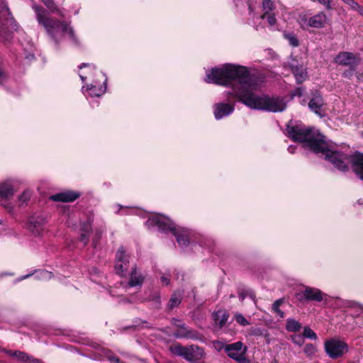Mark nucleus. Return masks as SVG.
Listing matches in <instances>:
<instances>
[{"label": "nucleus", "mask_w": 363, "mask_h": 363, "mask_svg": "<svg viewBox=\"0 0 363 363\" xmlns=\"http://www.w3.org/2000/svg\"><path fill=\"white\" fill-rule=\"evenodd\" d=\"M205 81L207 83L232 86L233 94L251 108L281 112L286 107L282 98L255 94L253 91L257 88V79L243 66L227 64L220 68H213L206 74Z\"/></svg>", "instance_id": "1"}, {"label": "nucleus", "mask_w": 363, "mask_h": 363, "mask_svg": "<svg viewBox=\"0 0 363 363\" xmlns=\"http://www.w3.org/2000/svg\"><path fill=\"white\" fill-rule=\"evenodd\" d=\"M286 130L288 137L291 140L303 143L305 147L315 153H321L337 169L347 171L348 164L351 163L354 172L363 180V154L347 155L342 152L333 150L325 141V137L313 128L289 123Z\"/></svg>", "instance_id": "2"}, {"label": "nucleus", "mask_w": 363, "mask_h": 363, "mask_svg": "<svg viewBox=\"0 0 363 363\" xmlns=\"http://www.w3.org/2000/svg\"><path fill=\"white\" fill-rule=\"evenodd\" d=\"M33 9L36 13L38 22L43 26L48 35L55 43L59 42L63 34L67 33L75 44L78 43L74 30L69 26V23L48 17L45 14V10L42 7L34 6Z\"/></svg>", "instance_id": "3"}, {"label": "nucleus", "mask_w": 363, "mask_h": 363, "mask_svg": "<svg viewBox=\"0 0 363 363\" xmlns=\"http://www.w3.org/2000/svg\"><path fill=\"white\" fill-rule=\"evenodd\" d=\"M148 228L157 226L159 230L163 232L170 231L177 238V241L181 246H186L189 244L187 230L177 228L172 220L163 215H155L150 218L145 223Z\"/></svg>", "instance_id": "4"}, {"label": "nucleus", "mask_w": 363, "mask_h": 363, "mask_svg": "<svg viewBox=\"0 0 363 363\" xmlns=\"http://www.w3.org/2000/svg\"><path fill=\"white\" fill-rule=\"evenodd\" d=\"M170 350L174 354L181 356L191 363H200L205 357L204 350L195 345L182 346L180 344H177L172 346Z\"/></svg>", "instance_id": "5"}, {"label": "nucleus", "mask_w": 363, "mask_h": 363, "mask_svg": "<svg viewBox=\"0 0 363 363\" xmlns=\"http://www.w3.org/2000/svg\"><path fill=\"white\" fill-rule=\"evenodd\" d=\"M215 347L218 350H223L228 356L239 363H249L246 357L247 347L244 346L240 341L225 344L221 341H217L214 343Z\"/></svg>", "instance_id": "6"}, {"label": "nucleus", "mask_w": 363, "mask_h": 363, "mask_svg": "<svg viewBox=\"0 0 363 363\" xmlns=\"http://www.w3.org/2000/svg\"><path fill=\"white\" fill-rule=\"evenodd\" d=\"M325 349L329 357L333 359L342 356L348 350L345 342L335 339L325 342Z\"/></svg>", "instance_id": "7"}, {"label": "nucleus", "mask_w": 363, "mask_h": 363, "mask_svg": "<svg viewBox=\"0 0 363 363\" xmlns=\"http://www.w3.org/2000/svg\"><path fill=\"white\" fill-rule=\"evenodd\" d=\"M297 299L301 301L320 302L323 299V293L318 289L306 286L305 289L296 294Z\"/></svg>", "instance_id": "8"}, {"label": "nucleus", "mask_w": 363, "mask_h": 363, "mask_svg": "<svg viewBox=\"0 0 363 363\" xmlns=\"http://www.w3.org/2000/svg\"><path fill=\"white\" fill-rule=\"evenodd\" d=\"M129 257L125 254L123 247H120L116 255L115 270L117 274L123 277L128 268Z\"/></svg>", "instance_id": "9"}, {"label": "nucleus", "mask_w": 363, "mask_h": 363, "mask_svg": "<svg viewBox=\"0 0 363 363\" xmlns=\"http://www.w3.org/2000/svg\"><path fill=\"white\" fill-rule=\"evenodd\" d=\"M329 22V18L323 12H319L318 13L310 17L308 19H306L301 24V27L303 29H306L308 27L315 28H323Z\"/></svg>", "instance_id": "10"}, {"label": "nucleus", "mask_w": 363, "mask_h": 363, "mask_svg": "<svg viewBox=\"0 0 363 363\" xmlns=\"http://www.w3.org/2000/svg\"><path fill=\"white\" fill-rule=\"evenodd\" d=\"M335 62L340 65L357 67L359 63V58L350 52H340L335 58Z\"/></svg>", "instance_id": "11"}, {"label": "nucleus", "mask_w": 363, "mask_h": 363, "mask_svg": "<svg viewBox=\"0 0 363 363\" xmlns=\"http://www.w3.org/2000/svg\"><path fill=\"white\" fill-rule=\"evenodd\" d=\"M45 220L42 217L30 216L27 222L26 228L35 236L41 235L44 230Z\"/></svg>", "instance_id": "12"}, {"label": "nucleus", "mask_w": 363, "mask_h": 363, "mask_svg": "<svg viewBox=\"0 0 363 363\" xmlns=\"http://www.w3.org/2000/svg\"><path fill=\"white\" fill-rule=\"evenodd\" d=\"M214 116L217 120L229 116L234 111V106L225 103H218L213 105Z\"/></svg>", "instance_id": "13"}, {"label": "nucleus", "mask_w": 363, "mask_h": 363, "mask_svg": "<svg viewBox=\"0 0 363 363\" xmlns=\"http://www.w3.org/2000/svg\"><path fill=\"white\" fill-rule=\"evenodd\" d=\"M323 105V99L319 93L314 94L308 103L309 108L319 116H321V108Z\"/></svg>", "instance_id": "14"}, {"label": "nucleus", "mask_w": 363, "mask_h": 363, "mask_svg": "<svg viewBox=\"0 0 363 363\" xmlns=\"http://www.w3.org/2000/svg\"><path fill=\"white\" fill-rule=\"evenodd\" d=\"M79 194L71 191L61 192L50 196V199L55 201L72 202L79 197Z\"/></svg>", "instance_id": "15"}, {"label": "nucleus", "mask_w": 363, "mask_h": 363, "mask_svg": "<svg viewBox=\"0 0 363 363\" xmlns=\"http://www.w3.org/2000/svg\"><path fill=\"white\" fill-rule=\"evenodd\" d=\"M93 219L89 218L86 222L82 223L80 225V241L84 245H87L89 241V233L91 232Z\"/></svg>", "instance_id": "16"}, {"label": "nucleus", "mask_w": 363, "mask_h": 363, "mask_svg": "<svg viewBox=\"0 0 363 363\" xmlns=\"http://www.w3.org/2000/svg\"><path fill=\"white\" fill-rule=\"evenodd\" d=\"M289 67L294 74L297 83H302L307 77L306 69L302 65H299L297 63H290Z\"/></svg>", "instance_id": "17"}, {"label": "nucleus", "mask_w": 363, "mask_h": 363, "mask_svg": "<svg viewBox=\"0 0 363 363\" xmlns=\"http://www.w3.org/2000/svg\"><path fill=\"white\" fill-rule=\"evenodd\" d=\"M183 291H174L167 303V308L169 311L172 310L175 307H177L182 302L183 298Z\"/></svg>", "instance_id": "18"}, {"label": "nucleus", "mask_w": 363, "mask_h": 363, "mask_svg": "<svg viewBox=\"0 0 363 363\" xmlns=\"http://www.w3.org/2000/svg\"><path fill=\"white\" fill-rule=\"evenodd\" d=\"M144 277L137 271L135 267L133 269L128 285L131 287L141 286L143 283Z\"/></svg>", "instance_id": "19"}, {"label": "nucleus", "mask_w": 363, "mask_h": 363, "mask_svg": "<svg viewBox=\"0 0 363 363\" xmlns=\"http://www.w3.org/2000/svg\"><path fill=\"white\" fill-rule=\"evenodd\" d=\"M14 190L13 186L9 182L0 184V196L4 199H9L13 196Z\"/></svg>", "instance_id": "20"}, {"label": "nucleus", "mask_w": 363, "mask_h": 363, "mask_svg": "<svg viewBox=\"0 0 363 363\" xmlns=\"http://www.w3.org/2000/svg\"><path fill=\"white\" fill-rule=\"evenodd\" d=\"M213 317L216 323L219 325V328H221L228 320L229 314L225 311H217L213 313Z\"/></svg>", "instance_id": "21"}, {"label": "nucleus", "mask_w": 363, "mask_h": 363, "mask_svg": "<svg viewBox=\"0 0 363 363\" xmlns=\"http://www.w3.org/2000/svg\"><path fill=\"white\" fill-rule=\"evenodd\" d=\"M302 325L298 321L293 318H289L286 323V330L289 332L296 333L301 330Z\"/></svg>", "instance_id": "22"}, {"label": "nucleus", "mask_w": 363, "mask_h": 363, "mask_svg": "<svg viewBox=\"0 0 363 363\" xmlns=\"http://www.w3.org/2000/svg\"><path fill=\"white\" fill-rule=\"evenodd\" d=\"M284 38L288 40L289 43L292 47H298L299 45V40L297 36L293 33L284 32L283 33Z\"/></svg>", "instance_id": "23"}, {"label": "nucleus", "mask_w": 363, "mask_h": 363, "mask_svg": "<svg viewBox=\"0 0 363 363\" xmlns=\"http://www.w3.org/2000/svg\"><path fill=\"white\" fill-rule=\"evenodd\" d=\"M248 334L252 336H263L264 337H268L269 335L267 330L257 327L250 328L248 330Z\"/></svg>", "instance_id": "24"}, {"label": "nucleus", "mask_w": 363, "mask_h": 363, "mask_svg": "<svg viewBox=\"0 0 363 363\" xmlns=\"http://www.w3.org/2000/svg\"><path fill=\"white\" fill-rule=\"evenodd\" d=\"M86 89L89 91V95L91 96H100L105 91V90L101 88H97L96 86L91 84L87 85Z\"/></svg>", "instance_id": "25"}, {"label": "nucleus", "mask_w": 363, "mask_h": 363, "mask_svg": "<svg viewBox=\"0 0 363 363\" xmlns=\"http://www.w3.org/2000/svg\"><path fill=\"white\" fill-rule=\"evenodd\" d=\"M180 336H184V338L191 339V340L201 339V335L199 332H197L196 330H193L191 328H188L186 335L182 334Z\"/></svg>", "instance_id": "26"}, {"label": "nucleus", "mask_w": 363, "mask_h": 363, "mask_svg": "<svg viewBox=\"0 0 363 363\" xmlns=\"http://www.w3.org/2000/svg\"><path fill=\"white\" fill-rule=\"evenodd\" d=\"M274 9V4L272 0H263L262 1V10L263 13H272Z\"/></svg>", "instance_id": "27"}, {"label": "nucleus", "mask_w": 363, "mask_h": 363, "mask_svg": "<svg viewBox=\"0 0 363 363\" xmlns=\"http://www.w3.org/2000/svg\"><path fill=\"white\" fill-rule=\"evenodd\" d=\"M317 351L316 347L314 345L311 343H308L305 345L303 348V352L306 354V356L309 357H312L315 354V352Z\"/></svg>", "instance_id": "28"}, {"label": "nucleus", "mask_w": 363, "mask_h": 363, "mask_svg": "<svg viewBox=\"0 0 363 363\" xmlns=\"http://www.w3.org/2000/svg\"><path fill=\"white\" fill-rule=\"evenodd\" d=\"M0 18H7V16H10L11 13L7 5L4 3V0H0Z\"/></svg>", "instance_id": "29"}, {"label": "nucleus", "mask_w": 363, "mask_h": 363, "mask_svg": "<svg viewBox=\"0 0 363 363\" xmlns=\"http://www.w3.org/2000/svg\"><path fill=\"white\" fill-rule=\"evenodd\" d=\"M262 19H266L269 26H273L277 23V19L274 13H263L260 16Z\"/></svg>", "instance_id": "30"}, {"label": "nucleus", "mask_w": 363, "mask_h": 363, "mask_svg": "<svg viewBox=\"0 0 363 363\" xmlns=\"http://www.w3.org/2000/svg\"><path fill=\"white\" fill-rule=\"evenodd\" d=\"M188 328L186 324L184 323H182L181 325H178V329L174 333V336L177 338H184V336H180L182 334V335H186V331L188 330Z\"/></svg>", "instance_id": "31"}, {"label": "nucleus", "mask_w": 363, "mask_h": 363, "mask_svg": "<svg viewBox=\"0 0 363 363\" xmlns=\"http://www.w3.org/2000/svg\"><path fill=\"white\" fill-rule=\"evenodd\" d=\"M303 337L311 340H316L317 335L309 327H305L303 333Z\"/></svg>", "instance_id": "32"}, {"label": "nucleus", "mask_w": 363, "mask_h": 363, "mask_svg": "<svg viewBox=\"0 0 363 363\" xmlns=\"http://www.w3.org/2000/svg\"><path fill=\"white\" fill-rule=\"evenodd\" d=\"M31 194L29 191H24L21 195L18 197L19 205L23 206L26 204L30 199Z\"/></svg>", "instance_id": "33"}, {"label": "nucleus", "mask_w": 363, "mask_h": 363, "mask_svg": "<svg viewBox=\"0 0 363 363\" xmlns=\"http://www.w3.org/2000/svg\"><path fill=\"white\" fill-rule=\"evenodd\" d=\"M234 318L235 319L236 322L242 326L250 325V322L241 313H235Z\"/></svg>", "instance_id": "34"}, {"label": "nucleus", "mask_w": 363, "mask_h": 363, "mask_svg": "<svg viewBox=\"0 0 363 363\" xmlns=\"http://www.w3.org/2000/svg\"><path fill=\"white\" fill-rule=\"evenodd\" d=\"M290 338L294 344L298 346H302L304 343L303 337L301 335H292Z\"/></svg>", "instance_id": "35"}, {"label": "nucleus", "mask_w": 363, "mask_h": 363, "mask_svg": "<svg viewBox=\"0 0 363 363\" xmlns=\"http://www.w3.org/2000/svg\"><path fill=\"white\" fill-rule=\"evenodd\" d=\"M103 232L104 229H96L95 230L94 238L92 241V245H94V247L96 246L98 241L100 240Z\"/></svg>", "instance_id": "36"}, {"label": "nucleus", "mask_w": 363, "mask_h": 363, "mask_svg": "<svg viewBox=\"0 0 363 363\" xmlns=\"http://www.w3.org/2000/svg\"><path fill=\"white\" fill-rule=\"evenodd\" d=\"M355 69L356 67H350L349 69L343 72L342 76L345 78L350 79L353 76Z\"/></svg>", "instance_id": "37"}, {"label": "nucleus", "mask_w": 363, "mask_h": 363, "mask_svg": "<svg viewBox=\"0 0 363 363\" xmlns=\"http://www.w3.org/2000/svg\"><path fill=\"white\" fill-rule=\"evenodd\" d=\"M284 298H279L275 301L272 306L273 311L276 312L277 311L279 310V306L284 303Z\"/></svg>", "instance_id": "38"}, {"label": "nucleus", "mask_w": 363, "mask_h": 363, "mask_svg": "<svg viewBox=\"0 0 363 363\" xmlns=\"http://www.w3.org/2000/svg\"><path fill=\"white\" fill-rule=\"evenodd\" d=\"M25 363H44L42 360L28 354Z\"/></svg>", "instance_id": "39"}, {"label": "nucleus", "mask_w": 363, "mask_h": 363, "mask_svg": "<svg viewBox=\"0 0 363 363\" xmlns=\"http://www.w3.org/2000/svg\"><path fill=\"white\" fill-rule=\"evenodd\" d=\"M148 301H155L156 303L160 304V296L159 293H155L150 296L148 298Z\"/></svg>", "instance_id": "40"}, {"label": "nucleus", "mask_w": 363, "mask_h": 363, "mask_svg": "<svg viewBox=\"0 0 363 363\" xmlns=\"http://www.w3.org/2000/svg\"><path fill=\"white\" fill-rule=\"evenodd\" d=\"M43 1L52 11L56 10L53 0H43Z\"/></svg>", "instance_id": "41"}, {"label": "nucleus", "mask_w": 363, "mask_h": 363, "mask_svg": "<svg viewBox=\"0 0 363 363\" xmlns=\"http://www.w3.org/2000/svg\"><path fill=\"white\" fill-rule=\"evenodd\" d=\"M28 353H26L24 352H20V353L18 354V357H16V359L19 361L25 362V361L28 358Z\"/></svg>", "instance_id": "42"}, {"label": "nucleus", "mask_w": 363, "mask_h": 363, "mask_svg": "<svg viewBox=\"0 0 363 363\" xmlns=\"http://www.w3.org/2000/svg\"><path fill=\"white\" fill-rule=\"evenodd\" d=\"M6 79V73L0 67V84H3Z\"/></svg>", "instance_id": "43"}, {"label": "nucleus", "mask_w": 363, "mask_h": 363, "mask_svg": "<svg viewBox=\"0 0 363 363\" xmlns=\"http://www.w3.org/2000/svg\"><path fill=\"white\" fill-rule=\"evenodd\" d=\"M345 3L350 6V8L353 10H354L358 5V3H357L354 0H346Z\"/></svg>", "instance_id": "44"}, {"label": "nucleus", "mask_w": 363, "mask_h": 363, "mask_svg": "<svg viewBox=\"0 0 363 363\" xmlns=\"http://www.w3.org/2000/svg\"><path fill=\"white\" fill-rule=\"evenodd\" d=\"M319 3L325 6L326 9H330V0H317Z\"/></svg>", "instance_id": "45"}, {"label": "nucleus", "mask_w": 363, "mask_h": 363, "mask_svg": "<svg viewBox=\"0 0 363 363\" xmlns=\"http://www.w3.org/2000/svg\"><path fill=\"white\" fill-rule=\"evenodd\" d=\"M248 296V291H241L239 292V298L241 301H243L245 298Z\"/></svg>", "instance_id": "46"}, {"label": "nucleus", "mask_w": 363, "mask_h": 363, "mask_svg": "<svg viewBox=\"0 0 363 363\" xmlns=\"http://www.w3.org/2000/svg\"><path fill=\"white\" fill-rule=\"evenodd\" d=\"M41 278L47 279L51 277V274L46 271H42L40 272V276Z\"/></svg>", "instance_id": "47"}, {"label": "nucleus", "mask_w": 363, "mask_h": 363, "mask_svg": "<svg viewBox=\"0 0 363 363\" xmlns=\"http://www.w3.org/2000/svg\"><path fill=\"white\" fill-rule=\"evenodd\" d=\"M1 205L6 208L9 212L13 211V206L8 202L1 203Z\"/></svg>", "instance_id": "48"}, {"label": "nucleus", "mask_w": 363, "mask_h": 363, "mask_svg": "<svg viewBox=\"0 0 363 363\" xmlns=\"http://www.w3.org/2000/svg\"><path fill=\"white\" fill-rule=\"evenodd\" d=\"M354 11H357L360 15L363 16V7L359 4Z\"/></svg>", "instance_id": "49"}, {"label": "nucleus", "mask_w": 363, "mask_h": 363, "mask_svg": "<svg viewBox=\"0 0 363 363\" xmlns=\"http://www.w3.org/2000/svg\"><path fill=\"white\" fill-rule=\"evenodd\" d=\"M161 281L162 283L165 284L166 285H168L169 284V279L164 276L161 277Z\"/></svg>", "instance_id": "50"}, {"label": "nucleus", "mask_w": 363, "mask_h": 363, "mask_svg": "<svg viewBox=\"0 0 363 363\" xmlns=\"http://www.w3.org/2000/svg\"><path fill=\"white\" fill-rule=\"evenodd\" d=\"M172 325H174V326L177 327L178 328V325H181L182 323H180V321L177 319V318H172Z\"/></svg>", "instance_id": "51"}, {"label": "nucleus", "mask_w": 363, "mask_h": 363, "mask_svg": "<svg viewBox=\"0 0 363 363\" xmlns=\"http://www.w3.org/2000/svg\"><path fill=\"white\" fill-rule=\"evenodd\" d=\"M295 150H296V146L290 145V146L288 147V151H289V152H290L291 154H294V153L295 152Z\"/></svg>", "instance_id": "52"}, {"label": "nucleus", "mask_w": 363, "mask_h": 363, "mask_svg": "<svg viewBox=\"0 0 363 363\" xmlns=\"http://www.w3.org/2000/svg\"><path fill=\"white\" fill-rule=\"evenodd\" d=\"M250 298H251L254 301H255V294L254 292L251 291H248V296Z\"/></svg>", "instance_id": "53"}, {"label": "nucleus", "mask_w": 363, "mask_h": 363, "mask_svg": "<svg viewBox=\"0 0 363 363\" xmlns=\"http://www.w3.org/2000/svg\"><path fill=\"white\" fill-rule=\"evenodd\" d=\"M275 313L281 318L284 317V313L280 309L277 311Z\"/></svg>", "instance_id": "54"}, {"label": "nucleus", "mask_w": 363, "mask_h": 363, "mask_svg": "<svg viewBox=\"0 0 363 363\" xmlns=\"http://www.w3.org/2000/svg\"><path fill=\"white\" fill-rule=\"evenodd\" d=\"M357 77L359 80L363 82V71L362 72L358 73Z\"/></svg>", "instance_id": "55"}, {"label": "nucleus", "mask_w": 363, "mask_h": 363, "mask_svg": "<svg viewBox=\"0 0 363 363\" xmlns=\"http://www.w3.org/2000/svg\"><path fill=\"white\" fill-rule=\"evenodd\" d=\"M294 95H297L298 96H301L302 95V93H301V89L300 88H298L296 90V92L294 94Z\"/></svg>", "instance_id": "56"}, {"label": "nucleus", "mask_w": 363, "mask_h": 363, "mask_svg": "<svg viewBox=\"0 0 363 363\" xmlns=\"http://www.w3.org/2000/svg\"><path fill=\"white\" fill-rule=\"evenodd\" d=\"M20 352L21 351H18V350L13 351V352L12 353V356L15 357H18V354H19Z\"/></svg>", "instance_id": "57"}, {"label": "nucleus", "mask_w": 363, "mask_h": 363, "mask_svg": "<svg viewBox=\"0 0 363 363\" xmlns=\"http://www.w3.org/2000/svg\"><path fill=\"white\" fill-rule=\"evenodd\" d=\"M3 352H4L5 353H6V354H9L11 356H12V353L13 352L11 350H5V349H4Z\"/></svg>", "instance_id": "58"}, {"label": "nucleus", "mask_w": 363, "mask_h": 363, "mask_svg": "<svg viewBox=\"0 0 363 363\" xmlns=\"http://www.w3.org/2000/svg\"><path fill=\"white\" fill-rule=\"evenodd\" d=\"M88 66H89V64H86V63H82V65H80L79 66V69H82L83 67H88Z\"/></svg>", "instance_id": "59"}, {"label": "nucleus", "mask_w": 363, "mask_h": 363, "mask_svg": "<svg viewBox=\"0 0 363 363\" xmlns=\"http://www.w3.org/2000/svg\"><path fill=\"white\" fill-rule=\"evenodd\" d=\"M174 273H175V277H176V279H179V271L176 269V270L174 271Z\"/></svg>", "instance_id": "60"}, {"label": "nucleus", "mask_w": 363, "mask_h": 363, "mask_svg": "<svg viewBox=\"0 0 363 363\" xmlns=\"http://www.w3.org/2000/svg\"><path fill=\"white\" fill-rule=\"evenodd\" d=\"M34 55H30L28 56H27V58L29 59V60H32V59H34Z\"/></svg>", "instance_id": "61"}, {"label": "nucleus", "mask_w": 363, "mask_h": 363, "mask_svg": "<svg viewBox=\"0 0 363 363\" xmlns=\"http://www.w3.org/2000/svg\"><path fill=\"white\" fill-rule=\"evenodd\" d=\"M79 77H80L81 79L82 80V82H84L86 79V77L82 75H79Z\"/></svg>", "instance_id": "62"}, {"label": "nucleus", "mask_w": 363, "mask_h": 363, "mask_svg": "<svg viewBox=\"0 0 363 363\" xmlns=\"http://www.w3.org/2000/svg\"><path fill=\"white\" fill-rule=\"evenodd\" d=\"M249 10H250V11H252V6H251L250 4H249Z\"/></svg>", "instance_id": "63"}, {"label": "nucleus", "mask_w": 363, "mask_h": 363, "mask_svg": "<svg viewBox=\"0 0 363 363\" xmlns=\"http://www.w3.org/2000/svg\"><path fill=\"white\" fill-rule=\"evenodd\" d=\"M360 309L363 311V306H360Z\"/></svg>", "instance_id": "64"}]
</instances>
